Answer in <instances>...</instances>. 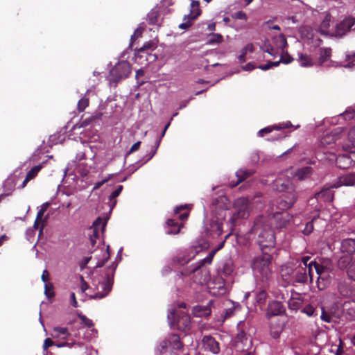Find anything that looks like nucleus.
I'll return each instance as SVG.
<instances>
[{
  "label": "nucleus",
  "mask_w": 355,
  "mask_h": 355,
  "mask_svg": "<svg viewBox=\"0 0 355 355\" xmlns=\"http://www.w3.org/2000/svg\"><path fill=\"white\" fill-rule=\"evenodd\" d=\"M292 126V124L290 121H287L286 123H283L278 125H275L276 130H280L284 128H288Z\"/></svg>",
  "instance_id": "obj_60"
},
{
  "label": "nucleus",
  "mask_w": 355,
  "mask_h": 355,
  "mask_svg": "<svg viewBox=\"0 0 355 355\" xmlns=\"http://www.w3.org/2000/svg\"><path fill=\"white\" fill-rule=\"evenodd\" d=\"M158 12L157 10H152L147 16V21L150 24H155L157 22Z\"/></svg>",
  "instance_id": "obj_36"
},
{
  "label": "nucleus",
  "mask_w": 355,
  "mask_h": 355,
  "mask_svg": "<svg viewBox=\"0 0 355 355\" xmlns=\"http://www.w3.org/2000/svg\"><path fill=\"white\" fill-rule=\"evenodd\" d=\"M315 220V216H313L311 221H310L306 224L305 227L302 230V232L304 234L309 235V234H311L313 232V222Z\"/></svg>",
  "instance_id": "obj_38"
},
{
  "label": "nucleus",
  "mask_w": 355,
  "mask_h": 355,
  "mask_svg": "<svg viewBox=\"0 0 355 355\" xmlns=\"http://www.w3.org/2000/svg\"><path fill=\"white\" fill-rule=\"evenodd\" d=\"M79 317L85 325L87 326L88 327H92L93 322L92 320L87 318L86 316L83 315H80Z\"/></svg>",
  "instance_id": "obj_51"
},
{
  "label": "nucleus",
  "mask_w": 355,
  "mask_h": 355,
  "mask_svg": "<svg viewBox=\"0 0 355 355\" xmlns=\"http://www.w3.org/2000/svg\"><path fill=\"white\" fill-rule=\"evenodd\" d=\"M336 163L340 168H347L350 166L351 160L348 155H341L336 158Z\"/></svg>",
  "instance_id": "obj_28"
},
{
  "label": "nucleus",
  "mask_w": 355,
  "mask_h": 355,
  "mask_svg": "<svg viewBox=\"0 0 355 355\" xmlns=\"http://www.w3.org/2000/svg\"><path fill=\"white\" fill-rule=\"evenodd\" d=\"M103 253L104 259L102 261H98L97 263L96 266V268L102 267L105 264V261H107L110 257L109 252H107V251H103Z\"/></svg>",
  "instance_id": "obj_52"
},
{
  "label": "nucleus",
  "mask_w": 355,
  "mask_h": 355,
  "mask_svg": "<svg viewBox=\"0 0 355 355\" xmlns=\"http://www.w3.org/2000/svg\"><path fill=\"white\" fill-rule=\"evenodd\" d=\"M217 250H212L207 257H206L202 260L203 263L210 264Z\"/></svg>",
  "instance_id": "obj_47"
},
{
  "label": "nucleus",
  "mask_w": 355,
  "mask_h": 355,
  "mask_svg": "<svg viewBox=\"0 0 355 355\" xmlns=\"http://www.w3.org/2000/svg\"><path fill=\"white\" fill-rule=\"evenodd\" d=\"M274 187L278 191L284 193L279 199L277 207L282 210L291 207L297 199V196L291 181L284 182L279 178L275 181Z\"/></svg>",
  "instance_id": "obj_1"
},
{
  "label": "nucleus",
  "mask_w": 355,
  "mask_h": 355,
  "mask_svg": "<svg viewBox=\"0 0 355 355\" xmlns=\"http://www.w3.org/2000/svg\"><path fill=\"white\" fill-rule=\"evenodd\" d=\"M256 68L255 65L252 62H248L244 66H242V69L244 71H250Z\"/></svg>",
  "instance_id": "obj_58"
},
{
  "label": "nucleus",
  "mask_w": 355,
  "mask_h": 355,
  "mask_svg": "<svg viewBox=\"0 0 355 355\" xmlns=\"http://www.w3.org/2000/svg\"><path fill=\"white\" fill-rule=\"evenodd\" d=\"M338 289L342 295H346L347 294V291L346 289V286H345V284L340 283L338 285Z\"/></svg>",
  "instance_id": "obj_54"
},
{
  "label": "nucleus",
  "mask_w": 355,
  "mask_h": 355,
  "mask_svg": "<svg viewBox=\"0 0 355 355\" xmlns=\"http://www.w3.org/2000/svg\"><path fill=\"white\" fill-rule=\"evenodd\" d=\"M333 266L330 261H325L320 264L313 262V272H315L318 285L320 289H323L330 282V273Z\"/></svg>",
  "instance_id": "obj_5"
},
{
  "label": "nucleus",
  "mask_w": 355,
  "mask_h": 355,
  "mask_svg": "<svg viewBox=\"0 0 355 355\" xmlns=\"http://www.w3.org/2000/svg\"><path fill=\"white\" fill-rule=\"evenodd\" d=\"M320 318L322 320L326 322H331V316L329 313H327L323 308H322V313Z\"/></svg>",
  "instance_id": "obj_50"
},
{
  "label": "nucleus",
  "mask_w": 355,
  "mask_h": 355,
  "mask_svg": "<svg viewBox=\"0 0 355 355\" xmlns=\"http://www.w3.org/2000/svg\"><path fill=\"white\" fill-rule=\"evenodd\" d=\"M341 186L354 187L355 173H349L339 178L338 182L331 186L332 188H338Z\"/></svg>",
  "instance_id": "obj_19"
},
{
  "label": "nucleus",
  "mask_w": 355,
  "mask_h": 355,
  "mask_svg": "<svg viewBox=\"0 0 355 355\" xmlns=\"http://www.w3.org/2000/svg\"><path fill=\"white\" fill-rule=\"evenodd\" d=\"M80 289L83 292H85L86 290L88 289L89 285L84 280L83 277H80Z\"/></svg>",
  "instance_id": "obj_61"
},
{
  "label": "nucleus",
  "mask_w": 355,
  "mask_h": 355,
  "mask_svg": "<svg viewBox=\"0 0 355 355\" xmlns=\"http://www.w3.org/2000/svg\"><path fill=\"white\" fill-rule=\"evenodd\" d=\"M41 279H42L43 282L48 283L47 282H48V280L49 279V273L47 271V270H44L43 271L42 277H41Z\"/></svg>",
  "instance_id": "obj_63"
},
{
  "label": "nucleus",
  "mask_w": 355,
  "mask_h": 355,
  "mask_svg": "<svg viewBox=\"0 0 355 355\" xmlns=\"http://www.w3.org/2000/svg\"><path fill=\"white\" fill-rule=\"evenodd\" d=\"M348 137L353 144H355V126L349 131Z\"/></svg>",
  "instance_id": "obj_57"
},
{
  "label": "nucleus",
  "mask_w": 355,
  "mask_h": 355,
  "mask_svg": "<svg viewBox=\"0 0 355 355\" xmlns=\"http://www.w3.org/2000/svg\"><path fill=\"white\" fill-rule=\"evenodd\" d=\"M200 15V3L198 1L193 0L191 3L190 12L187 15L191 19H196Z\"/></svg>",
  "instance_id": "obj_27"
},
{
  "label": "nucleus",
  "mask_w": 355,
  "mask_h": 355,
  "mask_svg": "<svg viewBox=\"0 0 355 355\" xmlns=\"http://www.w3.org/2000/svg\"><path fill=\"white\" fill-rule=\"evenodd\" d=\"M89 105V98L83 97L79 100L77 105V110L79 112H83Z\"/></svg>",
  "instance_id": "obj_35"
},
{
  "label": "nucleus",
  "mask_w": 355,
  "mask_h": 355,
  "mask_svg": "<svg viewBox=\"0 0 355 355\" xmlns=\"http://www.w3.org/2000/svg\"><path fill=\"white\" fill-rule=\"evenodd\" d=\"M212 301L210 300L208 304L205 306L196 305L193 307V314L196 317H207L211 314V306Z\"/></svg>",
  "instance_id": "obj_20"
},
{
  "label": "nucleus",
  "mask_w": 355,
  "mask_h": 355,
  "mask_svg": "<svg viewBox=\"0 0 355 355\" xmlns=\"http://www.w3.org/2000/svg\"><path fill=\"white\" fill-rule=\"evenodd\" d=\"M202 347L213 354H218L220 352V344L211 336H204L202 339Z\"/></svg>",
  "instance_id": "obj_13"
},
{
  "label": "nucleus",
  "mask_w": 355,
  "mask_h": 355,
  "mask_svg": "<svg viewBox=\"0 0 355 355\" xmlns=\"http://www.w3.org/2000/svg\"><path fill=\"white\" fill-rule=\"evenodd\" d=\"M166 225L168 227H173L171 230H166V232L167 234H177L180 232L182 226H178L177 223L173 219H168Z\"/></svg>",
  "instance_id": "obj_34"
},
{
  "label": "nucleus",
  "mask_w": 355,
  "mask_h": 355,
  "mask_svg": "<svg viewBox=\"0 0 355 355\" xmlns=\"http://www.w3.org/2000/svg\"><path fill=\"white\" fill-rule=\"evenodd\" d=\"M131 72L130 64L126 61L119 62L110 70V75L114 81L125 78Z\"/></svg>",
  "instance_id": "obj_10"
},
{
  "label": "nucleus",
  "mask_w": 355,
  "mask_h": 355,
  "mask_svg": "<svg viewBox=\"0 0 355 355\" xmlns=\"http://www.w3.org/2000/svg\"><path fill=\"white\" fill-rule=\"evenodd\" d=\"M323 19L320 24V29L322 33H326L331 24V15L329 13H324Z\"/></svg>",
  "instance_id": "obj_33"
},
{
  "label": "nucleus",
  "mask_w": 355,
  "mask_h": 355,
  "mask_svg": "<svg viewBox=\"0 0 355 355\" xmlns=\"http://www.w3.org/2000/svg\"><path fill=\"white\" fill-rule=\"evenodd\" d=\"M175 315L174 311H169L167 318L170 325H173L175 322L178 329L180 330L186 331L190 329L191 319L188 314L182 313L177 318H175Z\"/></svg>",
  "instance_id": "obj_9"
},
{
  "label": "nucleus",
  "mask_w": 355,
  "mask_h": 355,
  "mask_svg": "<svg viewBox=\"0 0 355 355\" xmlns=\"http://www.w3.org/2000/svg\"><path fill=\"white\" fill-rule=\"evenodd\" d=\"M317 200H324L331 202L334 199V193L329 189H322L321 191L317 193L315 196Z\"/></svg>",
  "instance_id": "obj_25"
},
{
  "label": "nucleus",
  "mask_w": 355,
  "mask_h": 355,
  "mask_svg": "<svg viewBox=\"0 0 355 355\" xmlns=\"http://www.w3.org/2000/svg\"><path fill=\"white\" fill-rule=\"evenodd\" d=\"M273 129H275L276 130V128H275V125H273L272 127L269 126V127H266V128H264L261 130H260L259 132H258V135L259 137H263L266 134H268V133H270V132H272V130Z\"/></svg>",
  "instance_id": "obj_48"
},
{
  "label": "nucleus",
  "mask_w": 355,
  "mask_h": 355,
  "mask_svg": "<svg viewBox=\"0 0 355 355\" xmlns=\"http://www.w3.org/2000/svg\"><path fill=\"white\" fill-rule=\"evenodd\" d=\"M156 48V44L152 41L146 42L141 48H139L135 53V62H139L141 64H144L143 62H140V59L145 58H146L148 55V51H152Z\"/></svg>",
  "instance_id": "obj_15"
},
{
  "label": "nucleus",
  "mask_w": 355,
  "mask_h": 355,
  "mask_svg": "<svg viewBox=\"0 0 355 355\" xmlns=\"http://www.w3.org/2000/svg\"><path fill=\"white\" fill-rule=\"evenodd\" d=\"M254 230L258 232V243L263 252L275 247V236L272 229L266 225L260 227L259 221L257 220Z\"/></svg>",
  "instance_id": "obj_4"
},
{
  "label": "nucleus",
  "mask_w": 355,
  "mask_h": 355,
  "mask_svg": "<svg viewBox=\"0 0 355 355\" xmlns=\"http://www.w3.org/2000/svg\"><path fill=\"white\" fill-rule=\"evenodd\" d=\"M253 173H254V171H252V170L240 169V170L237 171L236 173V175L238 180H237L236 183L233 184L232 186L233 187L236 186L238 184H239L240 182L243 181L245 179H246L247 178L252 175Z\"/></svg>",
  "instance_id": "obj_30"
},
{
  "label": "nucleus",
  "mask_w": 355,
  "mask_h": 355,
  "mask_svg": "<svg viewBox=\"0 0 355 355\" xmlns=\"http://www.w3.org/2000/svg\"><path fill=\"white\" fill-rule=\"evenodd\" d=\"M293 276L297 282L304 283L309 278L311 281L314 277L313 261L311 257L305 256L301 258L298 266L296 268Z\"/></svg>",
  "instance_id": "obj_3"
},
{
  "label": "nucleus",
  "mask_w": 355,
  "mask_h": 355,
  "mask_svg": "<svg viewBox=\"0 0 355 355\" xmlns=\"http://www.w3.org/2000/svg\"><path fill=\"white\" fill-rule=\"evenodd\" d=\"M267 296L268 295L265 290H257L254 293L255 302L261 306H263L266 302Z\"/></svg>",
  "instance_id": "obj_31"
},
{
  "label": "nucleus",
  "mask_w": 355,
  "mask_h": 355,
  "mask_svg": "<svg viewBox=\"0 0 355 355\" xmlns=\"http://www.w3.org/2000/svg\"><path fill=\"white\" fill-rule=\"evenodd\" d=\"M113 176L112 174L107 175L105 178H104L102 180L96 182L94 185L93 189L96 190L98 189L103 184L107 182Z\"/></svg>",
  "instance_id": "obj_39"
},
{
  "label": "nucleus",
  "mask_w": 355,
  "mask_h": 355,
  "mask_svg": "<svg viewBox=\"0 0 355 355\" xmlns=\"http://www.w3.org/2000/svg\"><path fill=\"white\" fill-rule=\"evenodd\" d=\"M252 342L250 336L244 331L239 332L235 339V346L238 351L243 352V355H252L248 350L252 347Z\"/></svg>",
  "instance_id": "obj_11"
},
{
  "label": "nucleus",
  "mask_w": 355,
  "mask_h": 355,
  "mask_svg": "<svg viewBox=\"0 0 355 355\" xmlns=\"http://www.w3.org/2000/svg\"><path fill=\"white\" fill-rule=\"evenodd\" d=\"M71 333L68 331V329L66 327H54L52 332V336L54 338L61 339V340H71L69 338L71 336Z\"/></svg>",
  "instance_id": "obj_23"
},
{
  "label": "nucleus",
  "mask_w": 355,
  "mask_h": 355,
  "mask_svg": "<svg viewBox=\"0 0 355 355\" xmlns=\"http://www.w3.org/2000/svg\"><path fill=\"white\" fill-rule=\"evenodd\" d=\"M273 42L277 48L282 49L284 51V49L287 46V41L283 34H279L278 36L273 38Z\"/></svg>",
  "instance_id": "obj_32"
},
{
  "label": "nucleus",
  "mask_w": 355,
  "mask_h": 355,
  "mask_svg": "<svg viewBox=\"0 0 355 355\" xmlns=\"http://www.w3.org/2000/svg\"><path fill=\"white\" fill-rule=\"evenodd\" d=\"M180 338L177 334H171L168 338L163 340L160 344L161 355H173L175 350H179L182 347Z\"/></svg>",
  "instance_id": "obj_8"
},
{
  "label": "nucleus",
  "mask_w": 355,
  "mask_h": 355,
  "mask_svg": "<svg viewBox=\"0 0 355 355\" xmlns=\"http://www.w3.org/2000/svg\"><path fill=\"white\" fill-rule=\"evenodd\" d=\"M223 41V36L218 33H214L210 35L209 39L208 40V44H219Z\"/></svg>",
  "instance_id": "obj_37"
},
{
  "label": "nucleus",
  "mask_w": 355,
  "mask_h": 355,
  "mask_svg": "<svg viewBox=\"0 0 355 355\" xmlns=\"http://www.w3.org/2000/svg\"><path fill=\"white\" fill-rule=\"evenodd\" d=\"M300 302L299 301H297L295 300H291L288 302L289 308L291 309H297L300 306Z\"/></svg>",
  "instance_id": "obj_53"
},
{
  "label": "nucleus",
  "mask_w": 355,
  "mask_h": 355,
  "mask_svg": "<svg viewBox=\"0 0 355 355\" xmlns=\"http://www.w3.org/2000/svg\"><path fill=\"white\" fill-rule=\"evenodd\" d=\"M44 210H45V207H42L40 210L38 211V212L37 214L36 220L34 223V227L35 229H37L38 221L42 219L44 212Z\"/></svg>",
  "instance_id": "obj_49"
},
{
  "label": "nucleus",
  "mask_w": 355,
  "mask_h": 355,
  "mask_svg": "<svg viewBox=\"0 0 355 355\" xmlns=\"http://www.w3.org/2000/svg\"><path fill=\"white\" fill-rule=\"evenodd\" d=\"M340 250L343 253L351 257L355 253V239H346L342 241Z\"/></svg>",
  "instance_id": "obj_21"
},
{
  "label": "nucleus",
  "mask_w": 355,
  "mask_h": 355,
  "mask_svg": "<svg viewBox=\"0 0 355 355\" xmlns=\"http://www.w3.org/2000/svg\"><path fill=\"white\" fill-rule=\"evenodd\" d=\"M338 266L340 269H346L348 277L355 281V260L351 257L343 255L338 259Z\"/></svg>",
  "instance_id": "obj_12"
},
{
  "label": "nucleus",
  "mask_w": 355,
  "mask_h": 355,
  "mask_svg": "<svg viewBox=\"0 0 355 355\" xmlns=\"http://www.w3.org/2000/svg\"><path fill=\"white\" fill-rule=\"evenodd\" d=\"M53 341L50 338L45 339L43 345L44 350H46L49 347L53 345Z\"/></svg>",
  "instance_id": "obj_64"
},
{
  "label": "nucleus",
  "mask_w": 355,
  "mask_h": 355,
  "mask_svg": "<svg viewBox=\"0 0 355 355\" xmlns=\"http://www.w3.org/2000/svg\"><path fill=\"white\" fill-rule=\"evenodd\" d=\"M190 260V258H184L183 256L181 254H179L176 257V261L180 265H184V263H187Z\"/></svg>",
  "instance_id": "obj_55"
},
{
  "label": "nucleus",
  "mask_w": 355,
  "mask_h": 355,
  "mask_svg": "<svg viewBox=\"0 0 355 355\" xmlns=\"http://www.w3.org/2000/svg\"><path fill=\"white\" fill-rule=\"evenodd\" d=\"M271 256L267 252L255 257L251 263L253 275L257 280L266 282L271 277Z\"/></svg>",
  "instance_id": "obj_2"
},
{
  "label": "nucleus",
  "mask_w": 355,
  "mask_h": 355,
  "mask_svg": "<svg viewBox=\"0 0 355 355\" xmlns=\"http://www.w3.org/2000/svg\"><path fill=\"white\" fill-rule=\"evenodd\" d=\"M342 131L343 128L340 127L334 129L331 132L327 133L321 138V145L324 146L336 143L340 138V135Z\"/></svg>",
  "instance_id": "obj_16"
},
{
  "label": "nucleus",
  "mask_w": 355,
  "mask_h": 355,
  "mask_svg": "<svg viewBox=\"0 0 355 355\" xmlns=\"http://www.w3.org/2000/svg\"><path fill=\"white\" fill-rule=\"evenodd\" d=\"M42 165H37L32 168L27 173V175H31V179H33L37 174V173L41 170Z\"/></svg>",
  "instance_id": "obj_44"
},
{
  "label": "nucleus",
  "mask_w": 355,
  "mask_h": 355,
  "mask_svg": "<svg viewBox=\"0 0 355 355\" xmlns=\"http://www.w3.org/2000/svg\"><path fill=\"white\" fill-rule=\"evenodd\" d=\"M318 64L322 65L324 62L329 60L331 56V49L330 48H321L319 49Z\"/></svg>",
  "instance_id": "obj_26"
},
{
  "label": "nucleus",
  "mask_w": 355,
  "mask_h": 355,
  "mask_svg": "<svg viewBox=\"0 0 355 355\" xmlns=\"http://www.w3.org/2000/svg\"><path fill=\"white\" fill-rule=\"evenodd\" d=\"M302 312L311 317L315 315V309L313 306L308 304L302 310Z\"/></svg>",
  "instance_id": "obj_41"
},
{
  "label": "nucleus",
  "mask_w": 355,
  "mask_h": 355,
  "mask_svg": "<svg viewBox=\"0 0 355 355\" xmlns=\"http://www.w3.org/2000/svg\"><path fill=\"white\" fill-rule=\"evenodd\" d=\"M44 293L48 298H50L54 295V293L51 291L53 288V285L51 283H44Z\"/></svg>",
  "instance_id": "obj_42"
},
{
  "label": "nucleus",
  "mask_w": 355,
  "mask_h": 355,
  "mask_svg": "<svg viewBox=\"0 0 355 355\" xmlns=\"http://www.w3.org/2000/svg\"><path fill=\"white\" fill-rule=\"evenodd\" d=\"M159 142H160V141H159V140L157 141L155 148L154 150H152V153H151L150 154H149V155H146L147 158H146V159L144 161V162H148V160H150V159H151V158H152V157L155 155V153H156V152H157V149L158 148V147H159Z\"/></svg>",
  "instance_id": "obj_56"
},
{
  "label": "nucleus",
  "mask_w": 355,
  "mask_h": 355,
  "mask_svg": "<svg viewBox=\"0 0 355 355\" xmlns=\"http://www.w3.org/2000/svg\"><path fill=\"white\" fill-rule=\"evenodd\" d=\"M293 60V58L288 55L287 53H284V51H282V55L281 56V61L284 64H289Z\"/></svg>",
  "instance_id": "obj_43"
},
{
  "label": "nucleus",
  "mask_w": 355,
  "mask_h": 355,
  "mask_svg": "<svg viewBox=\"0 0 355 355\" xmlns=\"http://www.w3.org/2000/svg\"><path fill=\"white\" fill-rule=\"evenodd\" d=\"M140 145H141V141H137L135 144H134L131 146V148H130V150L128 152V154H131L133 152H135V151L138 150L139 149V148H140Z\"/></svg>",
  "instance_id": "obj_59"
},
{
  "label": "nucleus",
  "mask_w": 355,
  "mask_h": 355,
  "mask_svg": "<svg viewBox=\"0 0 355 355\" xmlns=\"http://www.w3.org/2000/svg\"><path fill=\"white\" fill-rule=\"evenodd\" d=\"M192 20L193 19L188 18L187 16H185L184 18V21L179 25V28L181 29L188 28L189 27L191 26Z\"/></svg>",
  "instance_id": "obj_45"
},
{
  "label": "nucleus",
  "mask_w": 355,
  "mask_h": 355,
  "mask_svg": "<svg viewBox=\"0 0 355 355\" xmlns=\"http://www.w3.org/2000/svg\"><path fill=\"white\" fill-rule=\"evenodd\" d=\"M234 213L230 218L231 223L234 225L239 219H244L249 216L251 207L246 198H239L234 202Z\"/></svg>",
  "instance_id": "obj_7"
},
{
  "label": "nucleus",
  "mask_w": 355,
  "mask_h": 355,
  "mask_svg": "<svg viewBox=\"0 0 355 355\" xmlns=\"http://www.w3.org/2000/svg\"><path fill=\"white\" fill-rule=\"evenodd\" d=\"M346 61L347 62L345 64V67H355V53L352 55H347Z\"/></svg>",
  "instance_id": "obj_40"
},
{
  "label": "nucleus",
  "mask_w": 355,
  "mask_h": 355,
  "mask_svg": "<svg viewBox=\"0 0 355 355\" xmlns=\"http://www.w3.org/2000/svg\"><path fill=\"white\" fill-rule=\"evenodd\" d=\"M297 61L302 67H312L315 64L314 60L310 55L301 52L297 53Z\"/></svg>",
  "instance_id": "obj_22"
},
{
  "label": "nucleus",
  "mask_w": 355,
  "mask_h": 355,
  "mask_svg": "<svg viewBox=\"0 0 355 355\" xmlns=\"http://www.w3.org/2000/svg\"><path fill=\"white\" fill-rule=\"evenodd\" d=\"M106 225V220L98 217L93 223L92 228L94 229V235L97 236L98 232L101 230L104 231Z\"/></svg>",
  "instance_id": "obj_29"
},
{
  "label": "nucleus",
  "mask_w": 355,
  "mask_h": 355,
  "mask_svg": "<svg viewBox=\"0 0 355 355\" xmlns=\"http://www.w3.org/2000/svg\"><path fill=\"white\" fill-rule=\"evenodd\" d=\"M352 31H355V17L344 19L336 27V33L338 35H343Z\"/></svg>",
  "instance_id": "obj_14"
},
{
  "label": "nucleus",
  "mask_w": 355,
  "mask_h": 355,
  "mask_svg": "<svg viewBox=\"0 0 355 355\" xmlns=\"http://www.w3.org/2000/svg\"><path fill=\"white\" fill-rule=\"evenodd\" d=\"M313 173V168L310 166H305L300 168H298L294 176L297 178L299 180H304L309 178Z\"/></svg>",
  "instance_id": "obj_24"
},
{
  "label": "nucleus",
  "mask_w": 355,
  "mask_h": 355,
  "mask_svg": "<svg viewBox=\"0 0 355 355\" xmlns=\"http://www.w3.org/2000/svg\"><path fill=\"white\" fill-rule=\"evenodd\" d=\"M122 190H123V186L119 185L117 187V188L113 192H112V193L110 194V196L109 197L110 200L112 201L115 198H116L121 193Z\"/></svg>",
  "instance_id": "obj_46"
},
{
  "label": "nucleus",
  "mask_w": 355,
  "mask_h": 355,
  "mask_svg": "<svg viewBox=\"0 0 355 355\" xmlns=\"http://www.w3.org/2000/svg\"><path fill=\"white\" fill-rule=\"evenodd\" d=\"M235 17L236 19H244V20L247 19V15L243 11H239V12H236Z\"/></svg>",
  "instance_id": "obj_62"
},
{
  "label": "nucleus",
  "mask_w": 355,
  "mask_h": 355,
  "mask_svg": "<svg viewBox=\"0 0 355 355\" xmlns=\"http://www.w3.org/2000/svg\"><path fill=\"white\" fill-rule=\"evenodd\" d=\"M285 308L281 302L272 301L268 304L266 315L268 318L272 316L282 315Z\"/></svg>",
  "instance_id": "obj_17"
},
{
  "label": "nucleus",
  "mask_w": 355,
  "mask_h": 355,
  "mask_svg": "<svg viewBox=\"0 0 355 355\" xmlns=\"http://www.w3.org/2000/svg\"><path fill=\"white\" fill-rule=\"evenodd\" d=\"M100 288L103 290L102 292H98L94 295L90 296L91 299H101L108 295L112 286V282L109 277H107L99 284Z\"/></svg>",
  "instance_id": "obj_18"
},
{
  "label": "nucleus",
  "mask_w": 355,
  "mask_h": 355,
  "mask_svg": "<svg viewBox=\"0 0 355 355\" xmlns=\"http://www.w3.org/2000/svg\"><path fill=\"white\" fill-rule=\"evenodd\" d=\"M213 205L216 209H219V216L216 217V221H213L211 227L212 230L218 235H220L223 232V220L225 218V210L230 205L228 199L225 196H221L216 199Z\"/></svg>",
  "instance_id": "obj_6"
}]
</instances>
